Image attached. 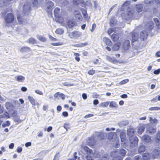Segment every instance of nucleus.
Instances as JSON below:
<instances>
[{
  "label": "nucleus",
  "mask_w": 160,
  "mask_h": 160,
  "mask_svg": "<svg viewBox=\"0 0 160 160\" xmlns=\"http://www.w3.org/2000/svg\"><path fill=\"white\" fill-rule=\"evenodd\" d=\"M25 79V78L22 75H19L17 76V78L16 80L18 82H23Z\"/></svg>",
  "instance_id": "32"
},
{
  "label": "nucleus",
  "mask_w": 160,
  "mask_h": 160,
  "mask_svg": "<svg viewBox=\"0 0 160 160\" xmlns=\"http://www.w3.org/2000/svg\"><path fill=\"white\" fill-rule=\"evenodd\" d=\"M160 140V132H157L156 135L155 141L157 142H159Z\"/></svg>",
  "instance_id": "41"
},
{
  "label": "nucleus",
  "mask_w": 160,
  "mask_h": 160,
  "mask_svg": "<svg viewBox=\"0 0 160 160\" xmlns=\"http://www.w3.org/2000/svg\"><path fill=\"white\" fill-rule=\"evenodd\" d=\"M54 5V4L51 1H48V2L47 5V11L49 12L52 9V8Z\"/></svg>",
  "instance_id": "18"
},
{
  "label": "nucleus",
  "mask_w": 160,
  "mask_h": 160,
  "mask_svg": "<svg viewBox=\"0 0 160 160\" xmlns=\"http://www.w3.org/2000/svg\"><path fill=\"white\" fill-rule=\"evenodd\" d=\"M120 36L119 34L116 33L112 35L111 38L113 42H117L119 39Z\"/></svg>",
  "instance_id": "14"
},
{
  "label": "nucleus",
  "mask_w": 160,
  "mask_h": 160,
  "mask_svg": "<svg viewBox=\"0 0 160 160\" xmlns=\"http://www.w3.org/2000/svg\"><path fill=\"white\" fill-rule=\"evenodd\" d=\"M84 150L88 154H91L92 153V150L90 149L87 146H85L84 147Z\"/></svg>",
  "instance_id": "30"
},
{
  "label": "nucleus",
  "mask_w": 160,
  "mask_h": 160,
  "mask_svg": "<svg viewBox=\"0 0 160 160\" xmlns=\"http://www.w3.org/2000/svg\"><path fill=\"white\" fill-rule=\"evenodd\" d=\"M142 157L143 160H148L151 157V156L150 154L145 153L143 154Z\"/></svg>",
  "instance_id": "22"
},
{
  "label": "nucleus",
  "mask_w": 160,
  "mask_h": 160,
  "mask_svg": "<svg viewBox=\"0 0 160 160\" xmlns=\"http://www.w3.org/2000/svg\"><path fill=\"white\" fill-rule=\"evenodd\" d=\"M32 3L33 7L37 6L38 3V0H32Z\"/></svg>",
  "instance_id": "53"
},
{
  "label": "nucleus",
  "mask_w": 160,
  "mask_h": 160,
  "mask_svg": "<svg viewBox=\"0 0 160 160\" xmlns=\"http://www.w3.org/2000/svg\"><path fill=\"white\" fill-rule=\"evenodd\" d=\"M106 57L108 61L113 63H114L115 62V61L113 58H111L109 56H106Z\"/></svg>",
  "instance_id": "40"
},
{
  "label": "nucleus",
  "mask_w": 160,
  "mask_h": 160,
  "mask_svg": "<svg viewBox=\"0 0 160 160\" xmlns=\"http://www.w3.org/2000/svg\"><path fill=\"white\" fill-rule=\"evenodd\" d=\"M103 40L106 45L109 46H111L112 44V42L108 38L104 37L103 38Z\"/></svg>",
  "instance_id": "16"
},
{
  "label": "nucleus",
  "mask_w": 160,
  "mask_h": 160,
  "mask_svg": "<svg viewBox=\"0 0 160 160\" xmlns=\"http://www.w3.org/2000/svg\"><path fill=\"white\" fill-rule=\"evenodd\" d=\"M36 37L41 42H45L47 40V39L45 37L41 35H37Z\"/></svg>",
  "instance_id": "24"
},
{
  "label": "nucleus",
  "mask_w": 160,
  "mask_h": 160,
  "mask_svg": "<svg viewBox=\"0 0 160 160\" xmlns=\"http://www.w3.org/2000/svg\"><path fill=\"white\" fill-rule=\"evenodd\" d=\"M22 150V148L21 147H18L17 150V152L18 153L21 152Z\"/></svg>",
  "instance_id": "62"
},
{
  "label": "nucleus",
  "mask_w": 160,
  "mask_h": 160,
  "mask_svg": "<svg viewBox=\"0 0 160 160\" xmlns=\"http://www.w3.org/2000/svg\"><path fill=\"white\" fill-rule=\"evenodd\" d=\"M126 152L124 149L122 148L111 152L110 155L113 158L112 160H122V157L125 155Z\"/></svg>",
  "instance_id": "1"
},
{
  "label": "nucleus",
  "mask_w": 160,
  "mask_h": 160,
  "mask_svg": "<svg viewBox=\"0 0 160 160\" xmlns=\"http://www.w3.org/2000/svg\"><path fill=\"white\" fill-rule=\"evenodd\" d=\"M35 92L36 93L39 95H42L43 94L42 92L39 90H36Z\"/></svg>",
  "instance_id": "60"
},
{
  "label": "nucleus",
  "mask_w": 160,
  "mask_h": 160,
  "mask_svg": "<svg viewBox=\"0 0 160 160\" xmlns=\"http://www.w3.org/2000/svg\"><path fill=\"white\" fill-rule=\"evenodd\" d=\"M120 137L121 141L122 142H124L126 140V133L123 132H122L120 133Z\"/></svg>",
  "instance_id": "23"
},
{
  "label": "nucleus",
  "mask_w": 160,
  "mask_h": 160,
  "mask_svg": "<svg viewBox=\"0 0 160 160\" xmlns=\"http://www.w3.org/2000/svg\"><path fill=\"white\" fill-rule=\"evenodd\" d=\"M49 38H50V39L52 41H57L56 38L52 37L51 35H49Z\"/></svg>",
  "instance_id": "61"
},
{
  "label": "nucleus",
  "mask_w": 160,
  "mask_h": 160,
  "mask_svg": "<svg viewBox=\"0 0 160 160\" xmlns=\"http://www.w3.org/2000/svg\"><path fill=\"white\" fill-rule=\"evenodd\" d=\"M60 157L59 152H57L55 155L53 160H59Z\"/></svg>",
  "instance_id": "48"
},
{
  "label": "nucleus",
  "mask_w": 160,
  "mask_h": 160,
  "mask_svg": "<svg viewBox=\"0 0 160 160\" xmlns=\"http://www.w3.org/2000/svg\"><path fill=\"white\" fill-rule=\"evenodd\" d=\"M10 124V122L8 121H7L2 124V126L3 128H5L6 127L9 126Z\"/></svg>",
  "instance_id": "45"
},
{
  "label": "nucleus",
  "mask_w": 160,
  "mask_h": 160,
  "mask_svg": "<svg viewBox=\"0 0 160 160\" xmlns=\"http://www.w3.org/2000/svg\"><path fill=\"white\" fill-rule=\"evenodd\" d=\"M28 41V42L30 44H34L36 43V40L33 38H29Z\"/></svg>",
  "instance_id": "33"
},
{
  "label": "nucleus",
  "mask_w": 160,
  "mask_h": 160,
  "mask_svg": "<svg viewBox=\"0 0 160 160\" xmlns=\"http://www.w3.org/2000/svg\"><path fill=\"white\" fill-rule=\"evenodd\" d=\"M55 32L57 34H62L64 32L63 30L61 28H58L55 31Z\"/></svg>",
  "instance_id": "43"
},
{
  "label": "nucleus",
  "mask_w": 160,
  "mask_h": 160,
  "mask_svg": "<svg viewBox=\"0 0 160 160\" xmlns=\"http://www.w3.org/2000/svg\"><path fill=\"white\" fill-rule=\"evenodd\" d=\"M74 55L75 56V59L78 62L80 60V58L79 57L80 54L78 53L75 52L74 53Z\"/></svg>",
  "instance_id": "42"
},
{
  "label": "nucleus",
  "mask_w": 160,
  "mask_h": 160,
  "mask_svg": "<svg viewBox=\"0 0 160 160\" xmlns=\"http://www.w3.org/2000/svg\"><path fill=\"white\" fill-rule=\"evenodd\" d=\"M146 147L143 144H141L138 148V151L139 153L144 152L145 150Z\"/></svg>",
  "instance_id": "21"
},
{
  "label": "nucleus",
  "mask_w": 160,
  "mask_h": 160,
  "mask_svg": "<svg viewBox=\"0 0 160 160\" xmlns=\"http://www.w3.org/2000/svg\"><path fill=\"white\" fill-rule=\"evenodd\" d=\"M62 115L65 117H67L68 116V113L66 111H64L62 112Z\"/></svg>",
  "instance_id": "63"
},
{
  "label": "nucleus",
  "mask_w": 160,
  "mask_h": 160,
  "mask_svg": "<svg viewBox=\"0 0 160 160\" xmlns=\"http://www.w3.org/2000/svg\"><path fill=\"white\" fill-rule=\"evenodd\" d=\"M76 24V22L72 20H68L67 21V25L69 28H71L74 27Z\"/></svg>",
  "instance_id": "19"
},
{
  "label": "nucleus",
  "mask_w": 160,
  "mask_h": 160,
  "mask_svg": "<svg viewBox=\"0 0 160 160\" xmlns=\"http://www.w3.org/2000/svg\"><path fill=\"white\" fill-rule=\"evenodd\" d=\"M73 37H79L81 35V33L78 31H75L72 32Z\"/></svg>",
  "instance_id": "35"
},
{
  "label": "nucleus",
  "mask_w": 160,
  "mask_h": 160,
  "mask_svg": "<svg viewBox=\"0 0 160 160\" xmlns=\"http://www.w3.org/2000/svg\"><path fill=\"white\" fill-rule=\"evenodd\" d=\"M129 140L131 147H134L138 146V139L136 136L129 137Z\"/></svg>",
  "instance_id": "3"
},
{
  "label": "nucleus",
  "mask_w": 160,
  "mask_h": 160,
  "mask_svg": "<svg viewBox=\"0 0 160 160\" xmlns=\"http://www.w3.org/2000/svg\"><path fill=\"white\" fill-rule=\"evenodd\" d=\"M149 121L152 123H157V120L156 119H153L151 117L149 118Z\"/></svg>",
  "instance_id": "54"
},
{
  "label": "nucleus",
  "mask_w": 160,
  "mask_h": 160,
  "mask_svg": "<svg viewBox=\"0 0 160 160\" xmlns=\"http://www.w3.org/2000/svg\"><path fill=\"white\" fill-rule=\"evenodd\" d=\"M143 7L142 4L137 5L136 6V10L138 12H142L143 10Z\"/></svg>",
  "instance_id": "25"
},
{
  "label": "nucleus",
  "mask_w": 160,
  "mask_h": 160,
  "mask_svg": "<svg viewBox=\"0 0 160 160\" xmlns=\"http://www.w3.org/2000/svg\"><path fill=\"white\" fill-rule=\"evenodd\" d=\"M14 20V16L11 13H7L4 18L6 24H10L12 23Z\"/></svg>",
  "instance_id": "2"
},
{
  "label": "nucleus",
  "mask_w": 160,
  "mask_h": 160,
  "mask_svg": "<svg viewBox=\"0 0 160 160\" xmlns=\"http://www.w3.org/2000/svg\"><path fill=\"white\" fill-rule=\"evenodd\" d=\"M130 46V42L128 40H125L122 45V48L125 51L128 50Z\"/></svg>",
  "instance_id": "7"
},
{
  "label": "nucleus",
  "mask_w": 160,
  "mask_h": 160,
  "mask_svg": "<svg viewBox=\"0 0 160 160\" xmlns=\"http://www.w3.org/2000/svg\"><path fill=\"white\" fill-rule=\"evenodd\" d=\"M121 43V42H119L116 43L114 44L112 47V49L113 51H117L119 49Z\"/></svg>",
  "instance_id": "17"
},
{
  "label": "nucleus",
  "mask_w": 160,
  "mask_h": 160,
  "mask_svg": "<svg viewBox=\"0 0 160 160\" xmlns=\"http://www.w3.org/2000/svg\"><path fill=\"white\" fill-rule=\"evenodd\" d=\"M89 143H90L91 145L94 146L95 143V140L93 138H90L89 140Z\"/></svg>",
  "instance_id": "51"
},
{
  "label": "nucleus",
  "mask_w": 160,
  "mask_h": 160,
  "mask_svg": "<svg viewBox=\"0 0 160 160\" xmlns=\"http://www.w3.org/2000/svg\"><path fill=\"white\" fill-rule=\"evenodd\" d=\"M135 130L132 128H129L127 130V133L128 135L130 137H134V136L135 132Z\"/></svg>",
  "instance_id": "12"
},
{
  "label": "nucleus",
  "mask_w": 160,
  "mask_h": 160,
  "mask_svg": "<svg viewBox=\"0 0 160 160\" xmlns=\"http://www.w3.org/2000/svg\"><path fill=\"white\" fill-rule=\"evenodd\" d=\"M28 99L32 105H35L36 103L35 100L33 97L29 96L28 97Z\"/></svg>",
  "instance_id": "38"
},
{
  "label": "nucleus",
  "mask_w": 160,
  "mask_h": 160,
  "mask_svg": "<svg viewBox=\"0 0 160 160\" xmlns=\"http://www.w3.org/2000/svg\"><path fill=\"white\" fill-rule=\"evenodd\" d=\"M153 21L155 23L156 25L158 27V28H160V18L158 19L156 18H154Z\"/></svg>",
  "instance_id": "26"
},
{
  "label": "nucleus",
  "mask_w": 160,
  "mask_h": 160,
  "mask_svg": "<svg viewBox=\"0 0 160 160\" xmlns=\"http://www.w3.org/2000/svg\"><path fill=\"white\" fill-rule=\"evenodd\" d=\"M31 9L30 6L28 4V2H25L23 6V12L25 15H27Z\"/></svg>",
  "instance_id": "6"
},
{
  "label": "nucleus",
  "mask_w": 160,
  "mask_h": 160,
  "mask_svg": "<svg viewBox=\"0 0 160 160\" xmlns=\"http://www.w3.org/2000/svg\"><path fill=\"white\" fill-rule=\"evenodd\" d=\"M60 93L59 92H57L54 94V97L55 98H57L58 99V98L60 97Z\"/></svg>",
  "instance_id": "56"
},
{
  "label": "nucleus",
  "mask_w": 160,
  "mask_h": 160,
  "mask_svg": "<svg viewBox=\"0 0 160 160\" xmlns=\"http://www.w3.org/2000/svg\"><path fill=\"white\" fill-rule=\"evenodd\" d=\"M17 19L18 22L21 24L23 23L24 22V19L22 18V17L20 15H18Z\"/></svg>",
  "instance_id": "37"
},
{
  "label": "nucleus",
  "mask_w": 160,
  "mask_h": 160,
  "mask_svg": "<svg viewBox=\"0 0 160 160\" xmlns=\"http://www.w3.org/2000/svg\"><path fill=\"white\" fill-rule=\"evenodd\" d=\"M148 36V32L146 30H143L140 33V38L142 40H145Z\"/></svg>",
  "instance_id": "8"
},
{
  "label": "nucleus",
  "mask_w": 160,
  "mask_h": 160,
  "mask_svg": "<svg viewBox=\"0 0 160 160\" xmlns=\"http://www.w3.org/2000/svg\"><path fill=\"white\" fill-rule=\"evenodd\" d=\"M73 14L77 21L79 22L82 20V18L79 11L75 10L73 12Z\"/></svg>",
  "instance_id": "5"
},
{
  "label": "nucleus",
  "mask_w": 160,
  "mask_h": 160,
  "mask_svg": "<svg viewBox=\"0 0 160 160\" xmlns=\"http://www.w3.org/2000/svg\"><path fill=\"white\" fill-rule=\"evenodd\" d=\"M109 107L112 108H117L118 106L115 102L112 101L110 103Z\"/></svg>",
  "instance_id": "34"
},
{
  "label": "nucleus",
  "mask_w": 160,
  "mask_h": 160,
  "mask_svg": "<svg viewBox=\"0 0 160 160\" xmlns=\"http://www.w3.org/2000/svg\"><path fill=\"white\" fill-rule=\"evenodd\" d=\"M109 156L107 154H104L101 158V160H108Z\"/></svg>",
  "instance_id": "46"
},
{
  "label": "nucleus",
  "mask_w": 160,
  "mask_h": 160,
  "mask_svg": "<svg viewBox=\"0 0 160 160\" xmlns=\"http://www.w3.org/2000/svg\"><path fill=\"white\" fill-rule=\"evenodd\" d=\"M127 15L128 16L129 18H132V17L133 16L132 13L131 11H129L127 13Z\"/></svg>",
  "instance_id": "58"
},
{
  "label": "nucleus",
  "mask_w": 160,
  "mask_h": 160,
  "mask_svg": "<svg viewBox=\"0 0 160 160\" xmlns=\"http://www.w3.org/2000/svg\"><path fill=\"white\" fill-rule=\"evenodd\" d=\"M141 139L142 141L144 142H148L150 141L151 138L148 135H144L142 137Z\"/></svg>",
  "instance_id": "15"
},
{
  "label": "nucleus",
  "mask_w": 160,
  "mask_h": 160,
  "mask_svg": "<svg viewBox=\"0 0 160 160\" xmlns=\"http://www.w3.org/2000/svg\"><path fill=\"white\" fill-rule=\"evenodd\" d=\"M14 0H0V7H2L10 4V2Z\"/></svg>",
  "instance_id": "11"
},
{
  "label": "nucleus",
  "mask_w": 160,
  "mask_h": 160,
  "mask_svg": "<svg viewBox=\"0 0 160 160\" xmlns=\"http://www.w3.org/2000/svg\"><path fill=\"white\" fill-rule=\"evenodd\" d=\"M160 73V68L155 70L153 71V73L156 75L159 74Z\"/></svg>",
  "instance_id": "59"
},
{
  "label": "nucleus",
  "mask_w": 160,
  "mask_h": 160,
  "mask_svg": "<svg viewBox=\"0 0 160 160\" xmlns=\"http://www.w3.org/2000/svg\"><path fill=\"white\" fill-rule=\"evenodd\" d=\"M145 27L148 31H151L153 28L154 23L152 21H149L146 23Z\"/></svg>",
  "instance_id": "10"
},
{
  "label": "nucleus",
  "mask_w": 160,
  "mask_h": 160,
  "mask_svg": "<svg viewBox=\"0 0 160 160\" xmlns=\"http://www.w3.org/2000/svg\"><path fill=\"white\" fill-rule=\"evenodd\" d=\"M115 133L113 132H111L109 133L108 135H107V138L109 140L112 139L115 135Z\"/></svg>",
  "instance_id": "29"
},
{
  "label": "nucleus",
  "mask_w": 160,
  "mask_h": 160,
  "mask_svg": "<svg viewBox=\"0 0 160 160\" xmlns=\"http://www.w3.org/2000/svg\"><path fill=\"white\" fill-rule=\"evenodd\" d=\"M145 128L144 125H142L140 126L138 129L137 132L139 134H141L144 131Z\"/></svg>",
  "instance_id": "20"
},
{
  "label": "nucleus",
  "mask_w": 160,
  "mask_h": 160,
  "mask_svg": "<svg viewBox=\"0 0 160 160\" xmlns=\"http://www.w3.org/2000/svg\"><path fill=\"white\" fill-rule=\"evenodd\" d=\"M85 4L87 6H89L91 5V3L90 2V1L89 0L86 1L85 2Z\"/></svg>",
  "instance_id": "64"
},
{
  "label": "nucleus",
  "mask_w": 160,
  "mask_h": 160,
  "mask_svg": "<svg viewBox=\"0 0 160 160\" xmlns=\"http://www.w3.org/2000/svg\"><path fill=\"white\" fill-rule=\"evenodd\" d=\"M14 121L16 122H18V123L21 122V121L19 117L18 116H15L13 118Z\"/></svg>",
  "instance_id": "39"
},
{
  "label": "nucleus",
  "mask_w": 160,
  "mask_h": 160,
  "mask_svg": "<svg viewBox=\"0 0 160 160\" xmlns=\"http://www.w3.org/2000/svg\"><path fill=\"white\" fill-rule=\"evenodd\" d=\"M134 160H141V157L139 155H137L134 157L133 158Z\"/></svg>",
  "instance_id": "57"
},
{
  "label": "nucleus",
  "mask_w": 160,
  "mask_h": 160,
  "mask_svg": "<svg viewBox=\"0 0 160 160\" xmlns=\"http://www.w3.org/2000/svg\"><path fill=\"white\" fill-rule=\"evenodd\" d=\"M5 106L7 109H10L12 107V103L9 102H6L5 103Z\"/></svg>",
  "instance_id": "47"
},
{
  "label": "nucleus",
  "mask_w": 160,
  "mask_h": 160,
  "mask_svg": "<svg viewBox=\"0 0 160 160\" xmlns=\"http://www.w3.org/2000/svg\"><path fill=\"white\" fill-rule=\"evenodd\" d=\"M160 153V150L158 148L155 149L150 153L151 158L153 159L157 158Z\"/></svg>",
  "instance_id": "4"
},
{
  "label": "nucleus",
  "mask_w": 160,
  "mask_h": 160,
  "mask_svg": "<svg viewBox=\"0 0 160 160\" xmlns=\"http://www.w3.org/2000/svg\"><path fill=\"white\" fill-rule=\"evenodd\" d=\"M88 45V43L86 42L84 43H81L78 44H77L74 45V46L76 47H82L86 46Z\"/></svg>",
  "instance_id": "28"
},
{
  "label": "nucleus",
  "mask_w": 160,
  "mask_h": 160,
  "mask_svg": "<svg viewBox=\"0 0 160 160\" xmlns=\"http://www.w3.org/2000/svg\"><path fill=\"white\" fill-rule=\"evenodd\" d=\"M60 11V9L59 8H56L54 11V13L55 16L58 15Z\"/></svg>",
  "instance_id": "44"
},
{
  "label": "nucleus",
  "mask_w": 160,
  "mask_h": 160,
  "mask_svg": "<svg viewBox=\"0 0 160 160\" xmlns=\"http://www.w3.org/2000/svg\"><path fill=\"white\" fill-rule=\"evenodd\" d=\"M30 48L28 47L24 46L22 47L20 49L21 52H28L30 51Z\"/></svg>",
  "instance_id": "27"
},
{
  "label": "nucleus",
  "mask_w": 160,
  "mask_h": 160,
  "mask_svg": "<svg viewBox=\"0 0 160 160\" xmlns=\"http://www.w3.org/2000/svg\"><path fill=\"white\" fill-rule=\"evenodd\" d=\"M149 110L151 111H157L160 110V107H153L149 108Z\"/></svg>",
  "instance_id": "49"
},
{
  "label": "nucleus",
  "mask_w": 160,
  "mask_h": 160,
  "mask_svg": "<svg viewBox=\"0 0 160 160\" xmlns=\"http://www.w3.org/2000/svg\"><path fill=\"white\" fill-rule=\"evenodd\" d=\"M85 158L87 160H94V158L89 155H87L85 157Z\"/></svg>",
  "instance_id": "52"
},
{
  "label": "nucleus",
  "mask_w": 160,
  "mask_h": 160,
  "mask_svg": "<svg viewBox=\"0 0 160 160\" xmlns=\"http://www.w3.org/2000/svg\"><path fill=\"white\" fill-rule=\"evenodd\" d=\"M117 21L114 18H112L110 20V24L111 27L114 26L116 23Z\"/></svg>",
  "instance_id": "31"
},
{
  "label": "nucleus",
  "mask_w": 160,
  "mask_h": 160,
  "mask_svg": "<svg viewBox=\"0 0 160 160\" xmlns=\"http://www.w3.org/2000/svg\"><path fill=\"white\" fill-rule=\"evenodd\" d=\"M107 134L106 133L101 132V140L107 138Z\"/></svg>",
  "instance_id": "36"
},
{
  "label": "nucleus",
  "mask_w": 160,
  "mask_h": 160,
  "mask_svg": "<svg viewBox=\"0 0 160 160\" xmlns=\"http://www.w3.org/2000/svg\"><path fill=\"white\" fill-rule=\"evenodd\" d=\"M132 41V42L137 41L138 38V35L136 32H133L131 33Z\"/></svg>",
  "instance_id": "13"
},
{
  "label": "nucleus",
  "mask_w": 160,
  "mask_h": 160,
  "mask_svg": "<svg viewBox=\"0 0 160 160\" xmlns=\"http://www.w3.org/2000/svg\"><path fill=\"white\" fill-rule=\"evenodd\" d=\"M128 81H129V80L128 79L123 80L122 81H121L119 83L121 85H122V84H124L126 83L127 82H128Z\"/></svg>",
  "instance_id": "55"
},
{
  "label": "nucleus",
  "mask_w": 160,
  "mask_h": 160,
  "mask_svg": "<svg viewBox=\"0 0 160 160\" xmlns=\"http://www.w3.org/2000/svg\"><path fill=\"white\" fill-rule=\"evenodd\" d=\"M147 132L151 135L154 134L156 132V129L151 126H148L147 128Z\"/></svg>",
  "instance_id": "9"
},
{
  "label": "nucleus",
  "mask_w": 160,
  "mask_h": 160,
  "mask_svg": "<svg viewBox=\"0 0 160 160\" xmlns=\"http://www.w3.org/2000/svg\"><path fill=\"white\" fill-rule=\"evenodd\" d=\"M109 103V102H102V103H101V106L106 107L108 106Z\"/></svg>",
  "instance_id": "50"
}]
</instances>
